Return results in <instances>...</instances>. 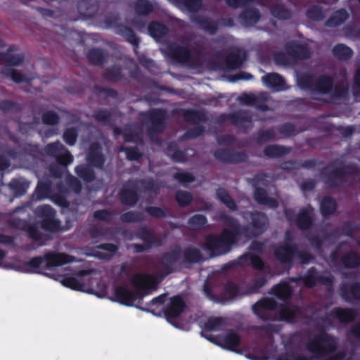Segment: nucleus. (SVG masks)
<instances>
[{
  "label": "nucleus",
  "mask_w": 360,
  "mask_h": 360,
  "mask_svg": "<svg viewBox=\"0 0 360 360\" xmlns=\"http://www.w3.org/2000/svg\"><path fill=\"white\" fill-rule=\"evenodd\" d=\"M108 216L109 214L104 210L97 211L94 213V217L99 219H108Z\"/></svg>",
  "instance_id": "e2e57ef3"
},
{
  "label": "nucleus",
  "mask_w": 360,
  "mask_h": 360,
  "mask_svg": "<svg viewBox=\"0 0 360 360\" xmlns=\"http://www.w3.org/2000/svg\"><path fill=\"white\" fill-rule=\"evenodd\" d=\"M174 56L179 61L184 62L188 59L189 52L184 47H178L174 51Z\"/></svg>",
  "instance_id": "c9c22d12"
},
{
  "label": "nucleus",
  "mask_w": 360,
  "mask_h": 360,
  "mask_svg": "<svg viewBox=\"0 0 360 360\" xmlns=\"http://www.w3.org/2000/svg\"><path fill=\"white\" fill-rule=\"evenodd\" d=\"M42 261L43 258L41 257H34L30 261L29 266L33 269H36L39 266Z\"/></svg>",
  "instance_id": "bf43d9fd"
},
{
  "label": "nucleus",
  "mask_w": 360,
  "mask_h": 360,
  "mask_svg": "<svg viewBox=\"0 0 360 360\" xmlns=\"http://www.w3.org/2000/svg\"><path fill=\"white\" fill-rule=\"evenodd\" d=\"M309 18L318 20L322 18L321 12L318 8H314L308 11Z\"/></svg>",
  "instance_id": "5fc2aeb1"
},
{
  "label": "nucleus",
  "mask_w": 360,
  "mask_h": 360,
  "mask_svg": "<svg viewBox=\"0 0 360 360\" xmlns=\"http://www.w3.org/2000/svg\"><path fill=\"white\" fill-rule=\"evenodd\" d=\"M117 247L112 244H105L98 247V250L94 254V256L101 259H109L115 254Z\"/></svg>",
  "instance_id": "ddd939ff"
},
{
  "label": "nucleus",
  "mask_w": 360,
  "mask_h": 360,
  "mask_svg": "<svg viewBox=\"0 0 360 360\" xmlns=\"http://www.w3.org/2000/svg\"><path fill=\"white\" fill-rule=\"evenodd\" d=\"M38 214L44 218L42 226L44 229L53 231L58 226L57 221L53 219L54 212L49 205H42L37 208Z\"/></svg>",
  "instance_id": "0eeeda50"
},
{
  "label": "nucleus",
  "mask_w": 360,
  "mask_h": 360,
  "mask_svg": "<svg viewBox=\"0 0 360 360\" xmlns=\"http://www.w3.org/2000/svg\"><path fill=\"white\" fill-rule=\"evenodd\" d=\"M58 121V116L53 112H47L43 116V122L46 124L54 125Z\"/></svg>",
  "instance_id": "58836bf2"
},
{
  "label": "nucleus",
  "mask_w": 360,
  "mask_h": 360,
  "mask_svg": "<svg viewBox=\"0 0 360 360\" xmlns=\"http://www.w3.org/2000/svg\"><path fill=\"white\" fill-rule=\"evenodd\" d=\"M314 187V183L312 181L305 182L302 185V190L307 191H311Z\"/></svg>",
  "instance_id": "69168bd1"
},
{
  "label": "nucleus",
  "mask_w": 360,
  "mask_h": 360,
  "mask_svg": "<svg viewBox=\"0 0 360 360\" xmlns=\"http://www.w3.org/2000/svg\"><path fill=\"white\" fill-rule=\"evenodd\" d=\"M314 91L321 94H327L332 88L331 79L326 76H321L316 79V84L312 87Z\"/></svg>",
  "instance_id": "4468645a"
},
{
  "label": "nucleus",
  "mask_w": 360,
  "mask_h": 360,
  "mask_svg": "<svg viewBox=\"0 0 360 360\" xmlns=\"http://www.w3.org/2000/svg\"><path fill=\"white\" fill-rule=\"evenodd\" d=\"M65 141L70 145H74L76 141L77 133L74 129H68L63 135Z\"/></svg>",
  "instance_id": "e433bc0d"
},
{
  "label": "nucleus",
  "mask_w": 360,
  "mask_h": 360,
  "mask_svg": "<svg viewBox=\"0 0 360 360\" xmlns=\"http://www.w3.org/2000/svg\"><path fill=\"white\" fill-rule=\"evenodd\" d=\"M206 223V219L204 216L197 214L193 216L189 220V224L193 229H198L204 226Z\"/></svg>",
  "instance_id": "473e14b6"
},
{
  "label": "nucleus",
  "mask_w": 360,
  "mask_h": 360,
  "mask_svg": "<svg viewBox=\"0 0 360 360\" xmlns=\"http://www.w3.org/2000/svg\"><path fill=\"white\" fill-rule=\"evenodd\" d=\"M150 6L145 1H141L137 4V12L141 14H146L150 11Z\"/></svg>",
  "instance_id": "de8ad7c7"
},
{
  "label": "nucleus",
  "mask_w": 360,
  "mask_h": 360,
  "mask_svg": "<svg viewBox=\"0 0 360 360\" xmlns=\"http://www.w3.org/2000/svg\"><path fill=\"white\" fill-rule=\"evenodd\" d=\"M122 219L124 221H135L139 219L138 214L134 212H127L122 215Z\"/></svg>",
  "instance_id": "864d4df0"
},
{
  "label": "nucleus",
  "mask_w": 360,
  "mask_h": 360,
  "mask_svg": "<svg viewBox=\"0 0 360 360\" xmlns=\"http://www.w3.org/2000/svg\"><path fill=\"white\" fill-rule=\"evenodd\" d=\"M276 255L280 260L289 262L293 255V251L290 248L281 247L276 250Z\"/></svg>",
  "instance_id": "a878e982"
},
{
  "label": "nucleus",
  "mask_w": 360,
  "mask_h": 360,
  "mask_svg": "<svg viewBox=\"0 0 360 360\" xmlns=\"http://www.w3.org/2000/svg\"><path fill=\"white\" fill-rule=\"evenodd\" d=\"M311 209L307 208L298 215L297 224L301 229H307L311 225Z\"/></svg>",
  "instance_id": "a211bd4d"
},
{
  "label": "nucleus",
  "mask_w": 360,
  "mask_h": 360,
  "mask_svg": "<svg viewBox=\"0 0 360 360\" xmlns=\"http://www.w3.org/2000/svg\"><path fill=\"white\" fill-rule=\"evenodd\" d=\"M137 195L134 191L123 190L121 193V200L127 205H132L137 201Z\"/></svg>",
  "instance_id": "bb28decb"
},
{
  "label": "nucleus",
  "mask_w": 360,
  "mask_h": 360,
  "mask_svg": "<svg viewBox=\"0 0 360 360\" xmlns=\"http://www.w3.org/2000/svg\"><path fill=\"white\" fill-rule=\"evenodd\" d=\"M178 259L177 253L168 254L164 256L162 259V263L166 266H169V264H172L174 263Z\"/></svg>",
  "instance_id": "09e8293b"
},
{
  "label": "nucleus",
  "mask_w": 360,
  "mask_h": 360,
  "mask_svg": "<svg viewBox=\"0 0 360 360\" xmlns=\"http://www.w3.org/2000/svg\"><path fill=\"white\" fill-rule=\"evenodd\" d=\"M176 198L179 204L182 206L189 204L192 200L191 195L186 191H178Z\"/></svg>",
  "instance_id": "2f4dec72"
},
{
  "label": "nucleus",
  "mask_w": 360,
  "mask_h": 360,
  "mask_svg": "<svg viewBox=\"0 0 360 360\" xmlns=\"http://www.w3.org/2000/svg\"><path fill=\"white\" fill-rule=\"evenodd\" d=\"M272 14L278 18L286 19L289 18L290 13L283 7L279 6L272 10Z\"/></svg>",
  "instance_id": "4c0bfd02"
},
{
  "label": "nucleus",
  "mask_w": 360,
  "mask_h": 360,
  "mask_svg": "<svg viewBox=\"0 0 360 360\" xmlns=\"http://www.w3.org/2000/svg\"><path fill=\"white\" fill-rule=\"evenodd\" d=\"M310 52L307 48L304 46L295 44L292 47L291 50H288L287 55L276 54L275 56L276 62L282 65L292 63L296 58L304 59L309 57Z\"/></svg>",
  "instance_id": "39448f33"
},
{
  "label": "nucleus",
  "mask_w": 360,
  "mask_h": 360,
  "mask_svg": "<svg viewBox=\"0 0 360 360\" xmlns=\"http://www.w3.org/2000/svg\"><path fill=\"white\" fill-rule=\"evenodd\" d=\"M126 155L127 159L130 160H137L140 158V153L135 148L127 149Z\"/></svg>",
  "instance_id": "603ef678"
},
{
  "label": "nucleus",
  "mask_w": 360,
  "mask_h": 360,
  "mask_svg": "<svg viewBox=\"0 0 360 360\" xmlns=\"http://www.w3.org/2000/svg\"><path fill=\"white\" fill-rule=\"evenodd\" d=\"M23 56L22 54L10 56L7 60L3 73L8 77H10L15 82H27L31 80L33 77L31 75H23L18 70L13 68V65H18L22 63Z\"/></svg>",
  "instance_id": "20e7f679"
},
{
  "label": "nucleus",
  "mask_w": 360,
  "mask_h": 360,
  "mask_svg": "<svg viewBox=\"0 0 360 360\" xmlns=\"http://www.w3.org/2000/svg\"><path fill=\"white\" fill-rule=\"evenodd\" d=\"M87 274L86 271H81L77 278L76 277H68L61 281V283L66 287H68L73 290L87 291L86 283H85L87 280H82L81 277L84 276Z\"/></svg>",
  "instance_id": "1a4fd4ad"
},
{
  "label": "nucleus",
  "mask_w": 360,
  "mask_h": 360,
  "mask_svg": "<svg viewBox=\"0 0 360 360\" xmlns=\"http://www.w3.org/2000/svg\"><path fill=\"white\" fill-rule=\"evenodd\" d=\"M290 152V149L281 146H269L264 150V153L270 158H277L284 155Z\"/></svg>",
  "instance_id": "f3484780"
},
{
  "label": "nucleus",
  "mask_w": 360,
  "mask_h": 360,
  "mask_svg": "<svg viewBox=\"0 0 360 360\" xmlns=\"http://www.w3.org/2000/svg\"><path fill=\"white\" fill-rule=\"evenodd\" d=\"M262 81L269 88L276 89L277 91L285 89V82L278 74H269L262 77Z\"/></svg>",
  "instance_id": "f8f14e48"
},
{
  "label": "nucleus",
  "mask_w": 360,
  "mask_h": 360,
  "mask_svg": "<svg viewBox=\"0 0 360 360\" xmlns=\"http://www.w3.org/2000/svg\"><path fill=\"white\" fill-rule=\"evenodd\" d=\"M44 260L47 266H56L74 262L73 257L64 253H47L44 255Z\"/></svg>",
  "instance_id": "6e6552de"
},
{
  "label": "nucleus",
  "mask_w": 360,
  "mask_h": 360,
  "mask_svg": "<svg viewBox=\"0 0 360 360\" xmlns=\"http://www.w3.org/2000/svg\"><path fill=\"white\" fill-rule=\"evenodd\" d=\"M252 219L254 231L252 233L246 232L245 235L248 237L255 236L262 233L266 228L268 222L266 217L264 214L259 213L252 214Z\"/></svg>",
  "instance_id": "9d476101"
},
{
  "label": "nucleus",
  "mask_w": 360,
  "mask_h": 360,
  "mask_svg": "<svg viewBox=\"0 0 360 360\" xmlns=\"http://www.w3.org/2000/svg\"><path fill=\"white\" fill-rule=\"evenodd\" d=\"M336 338L326 333L314 338L307 344V349L311 353L322 356L333 352L337 347Z\"/></svg>",
  "instance_id": "7ed1b4c3"
},
{
  "label": "nucleus",
  "mask_w": 360,
  "mask_h": 360,
  "mask_svg": "<svg viewBox=\"0 0 360 360\" xmlns=\"http://www.w3.org/2000/svg\"><path fill=\"white\" fill-rule=\"evenodd\" d=\"M186 259L192 262H198L200 259V255L196 249H189L186 253Z\"/></svg>",
  "instance_id": "79ce46f5"
},
{
  "label": "nucleus",
  "mask_w": 360,
  "mask_h": 360,
  "mask_svg": "<svg viewBox=\"0 0 360 360\" xmlns=\"http://www.w3.org/2000/svg\"><path fill=\"white\" fill-rule=\"evenodd\" d=\"M336 210L335 202L330 199L325 198L321 203V212L323 215H329L333 213Z\"/></svg>",
  "instance_id": "5701e85b"
},
{
  "label": "nucleus",
  "mask_w": 360,
  "mask_h": 360,
  "mask_svg": "<svg viewBox=\"0 0 360 360\" xmlns=\"http://www.w3.org/2000/svg\"><path fill=\"white\" fill-rule=\"evenodd\" d=\"M46 150L47 153L55 157L62 165H67L72 161V156L60 143L50 144Z\"/></svg>",
  "instance_id": "423d86ee"
},
{
  "label": "nucleus",
  "mask_w": 360,
  "mask_h": 360,
  "mask_svg": "<svg viewBox=\"0 0 360 360\" xmlns=\"http://www.w3.org/2000/svg\"><path fill=\"white\" fill-rule=\"evenodd\" d=\"M174 176L180 182L188 183L194 181V177L188 173L177 172Z\"/></svg>",
  "instance_id": "a19ab883"
},
{
  "label": "nucleus",
  "mask_w": 360,
  "mask_h": 360,
  "mask_svg": "<svg viewBox=\"0 0 360 360\" xmlns=\"http://www.w3.org/2000/svg\"><path fill=\"white\" fill-rule=\"evenodd\" d=\"M203 27L204 29L212 33L217 29V25L214 22H205Z\"/></svg>",
  "instance_id": "0e129e2a"
},
{
  "label": "nucleus",
  "mask_w": 360,
  "mask_h": 360,
  "mask_svg": "<svg viewBox=\"0 0 360 360\" xmlns=\"http://www.w3.org/2000/svg\"><path fill=\"white\" fill-rule=\"evenodd\" d=\"M158 282L150 276L136 275L132 278L131 287L121 286L115 289L116 300L122 304L131 305L155 289Z\"/></svg>",
  "instance_id": "f257e3e1"
},
{
  "label": "nucleus",
  "mask_w": 360,
  "mask_h": 360,
  "mask_svg": "<svg viewBox=\"0 0 360 360\" xmlns=\"http://www.w3.org/2000/svg\"><path fill=\"white\" fill-rule=\"evenodd\" d=\"M222 323V320L219 318H210L206 323V328L209 330L217 329Z\"/></svg>",
  "instance_id": "c03bdc74"
},
{
  "label": "nucleus",
  "mask_w": 360,
  "mask_h": 360,
  "mask_svg": "<svg viewBox=\"0 0 360 360\" xmlns=\"http://www.w3.org/2000/svg\"><path fill=\"white\" fill-rule=\"evenodd\" d=\"M255 198L260 204L266 205L269 207L276 206V201L266 195V193L262 189H257L255 193Z\"/></svg>",
  "instance_id": "412c9836"
},
{
  "label": "nucleus",
  "mask_w": 360,
  "mask_h": 360,
  "mask_svg": "<svg viewBox=\"0 0 360 360\" xmlns=\"http://www.w3.org/2000/svg\"><path fill=\"white\" fill-rule=\"evenodd\" d=\"M157 117H154L153 120V124L154 126V128L156 129V124L157 123H161L165 119V114L162 110H158L156 112ZM157 129H158L157 128Z\"/></svg>",
  "instance_id": "6e6d98bb"
},
{
  "label": "nucleus",
  "mask_w": 360,
  "mask_h": 360,
  "mask_svg": "<svg viewBox=\"0 0 360 360\" xmlns=\"http://www.w3.org/2000/svg\"><path fill=\"white\" fill-rule=\"evenodd\" d=\"M353 89L355 96L360 98V68L355 74Z\"/></svg>",
  "instance_id": "ea45409f"
},
{
  "label": "nucleus",
  "mask_w": 360,
  "mask_h": 360,
  "mask_svg": "<svg viewBox=\"0 0 360 360\" xmlns=\"http://www.w3.org/2000/svg\"><path fill=\"white\" fill-rule=\"evenodd\" d=\"M275 303L274 301L271 299H266L262 301H260L256 304L254 307V309L257 307H262L264 309H271L274 307Z\"/></svg>",
  "instance_id": "49530a36"
},
{
  "label": "nucleus",
  "mask_w": 360,
  "mask_h": 360,
  "mask_svg": "<svg viewBox=\"0 0 360 360\" xmlns=\"http://www.w3.org/2000/svg\"><path fill=\"white\" fill-rule=\"evenodd\" d=\"M347 17V14L345 11H338L330 18L328 21V24L329 26L339 25L346 20Z\"/></svg>",
  "instance_id": "b1692460"
},
{
  "label": "nucleus",
  "mask_w": 360,
  "mask_h": 360,
  "mask_svg": "<svg viewBox=\"0 0 360 360\" xmlns=\"http://www.w3.org/2000/svg\"><path fill=\"white\" fill-rule=\"evenodd\" d=\"M147 212L149 214L154 217H160L163 214V212L158 207H148Z\"/></svg>",
  "instance_id": "13d9d810"
},
{
  "label": "nucleus",
  "mask_w": 360,
  "mask_h": 360,
  "mask_svg": "<svg viewBox=\"0 0 360 360\" xmlns=\"http://www.w3.org/2000/svg\"><path fill=\"white\" fill-rule=\"evenodd\" d=\"M335 314L340 321H350L353 319L354 316L353 311L343 309H336Z\"/></svg>",
  "instance_id": "f704fd0d"
},
{
  "label": "nucleus",
  "mask_w": 360,
  "mask_h": 360,
  "mask_svg": "<svg viewBox=\"0 0 360 360\" xmlns=\"http://www.w3.org/2000/svg\"><path fill=\"white\" fill-rule=\"evenodd\" d=\"M297 309L293 306H285L280 310V319L283 321H290L296 317Z\"/></svg>",
  "instance_id": "4be33fe9"
},
{
  "label": "nucleus",
  "mask_w": 360,
  "mask_h": 360,
  "mask_svg": "<svg viewBox=\"0 0 360 360\" xmlns=\"http://www.w3.org/2000/svg\"><path fill=\"white\" fill-rule=\"evenodd\" d=\"M185 304L179 297H174L171 299L170 304L165 311V314L169 317L179 316L184 310Z\"/></svg>",
  "instance_id": "9b49d317"
},
{
  "label": "nucleus",
  "mask_w": 360,
  "mask_h": 360,
  "mask_svg": "<svg viewBox=\"0 0 360 360\" xmlns=\"http://www.w3.org/2000/svg\"><path fill=\"white\" fill-rule=\"evenodd\" d=\"M149 32L153 37L158 38L165 34L166 29L162 25L154 22L149 26Z\"/></svg>",
  "instance_id": "c85d7f7f"
},
{
  "label": "nucleus",
  "mask_w": 360,
  "mask_h": 360,
  "mask_svg": "<svg viewBox=\"0 0 360 360\" xmlns=\"http://www.w3.org/2000/svg\"><path fill=\"white\" fill-rule=\"evenodd\" d=\"M89 60L94 63H99L101 61V53L98 50H92L89 53Z\"/></svg>",
  "instance_id": "8fccbe9b"
},
{
  "label": "nucleus",
  "mask_w": 360,
  "mask_h": 360,
  "mask_svg": "<svg viewBox=\"0 0 360 360\" xmlns=\"http://www.w3.org/2000/svg\"><path fill=\"white\" fill-rule=\"evenodd\" d=\"M246 58V54L243 51L231 53L227 58V65L230 68L240 67Z\"/></svg>",
  "instance_id": "2eb2a0df"
},
{
  "label": "nucleus",
  "mask_w": 360,
  "mask_h": 360,
  "mask_svg": "<svg viewBox=\"0 0 360 360\" xmlns=\"http://www.w3.org/2000/svg\"><path fill=\"white\" fill-rule=\"evenodd\" d=\"M291 286L286 283H281L274 288L275 295L281 298H285L291 294Z\"/></svg>",
  "instance_id": "cd10ccee"
},
{
  "label": "nucleus",
  "mask_w": 360,
  "mask_h": 360,
  "mask_svg": "<svg viewBox=\"0 0 360 360\" xmlns=\"http://www.w3.org/2000/svg\"><path fill=\"white\" fill-rule=\"evenodd\" d=\"M89 160L96 167H100L103 163V158L98 151H96L95 154L91 152Z\"/></svg>",
  "instance_id": "37998d69"
},
{
  "label": "nucleus",
  "mask_w": 360,
  "mask_h": 360,
  "mask_svg": "<svg viewBox=\"0 0 360 360\" xmlns=\"http://www.w3.org/2000/svg\"><path fill=\"white\" fill-rule=\"evenodd\" d=\"M217 196L229 208L235 209V203L226 191L221 188L218 189Z\"/></svg>",
  "instance_id": "393cba45"
},
{
  "label": "nucleus",
  "mask_w": 360,
  "mask_h": 360,
  "mask_svg": "<svg viewBox=\"0 0 360 360\" xmlns=\"http://www.w3.org/2000/svg\"><path fill=\"white\" fill-rule=\"evenodd\" d=\"M140 238L145 242V245H134V248L136 252H142L146 248H148L153 239V233L147 229H143L139 233Z\"/></svg>",
  "instance_id": "dca6fc26"
},
{
  "label": "nucleus",
  "mask_w": 360,
  "mask_h": 360,
  "mask_svg": "<svg viewBox=\"0 0 360 360\" xmlns=\"http://www.w3.org/2000/svg\"><path fill=\"white\" fill-rule=\"evenodd\" d=\"M333 53L334 56L338 59L347 60L351 58L352 51L350 48L343 44H338L333 48Z\"/></svg>",
  "instance_id": "6ab92c4d"
},
{
  "label": "nucleus",
  "mask_w": 360,
  "mask_h": 360,
  "mask_svg": "<svg viewBox=\"0 0 360 360\" xmlns=\"http://www.w3.org/2000/svg\"><path fill=\"white\" fill-rule=\"evenodd\" d=\"M351 294L356 298H360V284H356L349 287Z\"/></svg>",
  "instance_id": "052dcab7"
},
{
  "label": "nucleus",
  "mask_w": 360,
  "mask_h": 360,
  "mask_svg": "<svg viewBox=\"0 0 360 360\" xmlns=\"http://www.w3.org/2000/svg\"><path fill=\"white\" fill-rule=\"evenodd\" d=\"M239 343V338L234 333H230L226 335L223 340L217 342L220 346L231 349L233 347L236 346Z\"/></svg>",
  "instance_id": "aec40b11"
},
{
  "label": "nucleus",
  "mask_w": 360,
  "mask_h": 360,
  "mask_svg": "<svg viewBox=\"0 0 360 360\" xmlns=\"http://www.w3.org/2000/svg\"><path fill=\"white\" fill-rule=\"evenodd\" d=\"M243 18L245 23L250 25L258 21L259 15L256 10H248L244 13Z\"/></svg>",
  "instance_id": "c756f323"
},
{
  "label": "nucleus",
  "mask_w": 360,
  "mask_h": 360,
  "mask_svg": "<svg viewBox=\"0 0 360 360\" xmlns=\"http://www.w3.org/2000/svg\"><path fill=\"white\" fill-rule=\"evenodd\" d=\"M352 334L354 337L360 338V324H357L353 327Z\"/></svg>",
  "instance_id": "338daca9"
},
{
  "label": "nucleus",
  "mask_w": 360,
  "mask_h": 360,
  "mask_svg": "<svg viewBox=\"0 0 360 360\" xmlns=\"http://www.w3.org/2000/svg\"><path fill=\"white\" fill-rule=\"evenodd\" d=\"M252 264L257 269H261L263 266L262 261L257 257L251 258Z\"/></svg>",
  "instance_id": "680f3d73"
},
{
  "label": "nucleus",
  "mask_w": 360,
  "mask_h": 360,
  "mask_svg": "<svg viewBox=\"0 0 360 360\" xmlns=\"http://www.w3.org/2000/svg\"><path fill=\"white\" fill-rule=\"evenodd\" d=\"M239 99L244 103L252 104L255 102L256 97L252 94H244Z\"/></svg>",
  "instance_id": "4d7b16f0"
},
{
  "label": "nucleus",
  "mask_w": 360,
  "mask_h": 360,
  "mask_svg": "<svg viewBox=\"0 0 360 360\" xmlns=\"http://www.w3.org/2000/svg\"><path fill=\"white\" fill-rule=\"evenodd\" d=\"M343 264L348 267H355L359 263V258L354 252H351L344 257Z\"/></svg>",
  "instance_id": "7c9ffc66"
},
{
  "label": "nucleus",
  "mask_w": 360,
  "mask_h": 360,
  "mask_svg": "<svg viewBox=\"0 0 360 360\" xmlns=\"http://www.w3.org/2000/svg\"><path fill=\"white\" fill-rule=\"evenodd\" d=\"M76 171L78 175L86 181H91L94 178V173L89 168L83 166L77 167Z\"/></svg>",
  "instance_id": "72a5a7b5"
},
{
  "label": "nucleus",
  "mask_w": 360,
  "mask_h": 360,
  "mask_svg": "<svg viewBox=\"0 0 360 360\" xmlns=\"http://www.w3.org/2000/svg\"><path fill=\"white\" fill-rule=\"evenodd\" d=\"M185 6L191 11H197L201 6L200 0H186Z\"/></svg>",
  "instance_id": "a18cd8bd"
},
{
  "label": "nucleus",
  "mask_w": 360,
  "mask_h": 360,
  "mask_svg": "<svg viewBox=\"0 0 360 360\" xmlns=\"http://www.w3.org/2000/svg\"><path fill=\"white\" fill-rule=\"evenodd\" d=\"M316 276L312 271H309L307 276L302 278L304 284L307 287H311L314 285Z\"/></svg>",
  "instance_id": "3c124183"
},
{
  "label": "nucleus",
  "mask_w": 360,
  "mask_h": 360,
  "mask_svg": "<svg viewBox=\"0 0 360 360\" xmlns=\"http://www.w3.org/2000/svg\"><path fill=\"white\" fill-rule=\"evenodd\" d=\"M225 224L227 227L219 236H210L205 242V248L211 257L228 252L240 236L238 224L234 219L226 218Z\"/></svg>",
  "instance_id": "f03ea898"
},
{
  "label": "nucleus",
  "mask_w": 360,
  "mask_h": 360,
  "mask_svg": "<svg viewBox=\"0 0 360 360\" xmlns=\"http://www.w3.org/2000/svg\"><path fill=\"white\" fill-rule=\"evenodd\" d=\"M8 161L2 157H0V169L3 170L8 167Z\"/></svg>",
  "instance_id": "774afa93"
}]
</instances>
